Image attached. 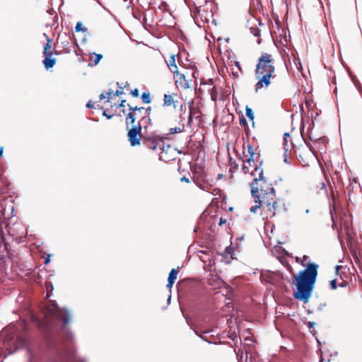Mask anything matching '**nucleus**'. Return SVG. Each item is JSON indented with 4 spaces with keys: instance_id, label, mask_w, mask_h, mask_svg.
<instances>
[{
    "instance_id": "obj_1",
    "label": "nucleus",
    "mask_w": 362,
    "mask_h": 362,
    "mask_svg": "<svg viewBox=\"0 0 362 362\" xmlns=\"http://www.w3.org/2000/svg\"><path fill=\"white\" fill-rule=\"evenodd\" d=\"M52 308L49 310V313L53 317L62 322L61 331L63 334L59 333L56 328L52 327L49 322H42L36 317L33 316V317L43 331L49 349L54 354L51 362H71V353L67 346L69 344L74 341L75 338L74 333L66 327L71 321V313L68 308L59 307L55 301L52 303Z\"/></svg>"
},
{
    "instance_id": "obj_2",
    "label": "nucleus",
    "mask_w": 362,
    "mask_h": 362,
    "mask_svg": "<svg viewBox=\"0 0 362 362\" xmlns=\"http://www.w3.org/2000/svg\"><path fill=\"white\" fill-rule=\"evenodd\" d=\"M319 265L313 262H309L305 269L298 272L294 276L293 284L296 286L293 292L295 299L307 303L312 296L317 281Z\"/></svg>"
},
{
    "instance_id": "obj_3",
    "label": "nucleus",
    "mask_w": 362,
    "mask_h": 362,
    "mask_svg": "<svg viewBox=\"0 0 362 362\" xmlns=\"http://www.w3.org/2000/svg\"><path fill=\"white\" fill-rule=\"evenodd\" d=\"M274 59L272 54L262 53L259 57L255 69V78L257 82L255 84L256 91L262 88H267L271 83V78L276 76Z\"/></svg>"
},
{
    "instance_id": "obj_4",
    "label": "nucleus",
    "mask_w": 362,
    "mask_h": 362,
    "mask_svg": "<svg viewBox=\"0 0 362 362\" xmlns=\"http://www.w3.org/2000/svg\"><path fill=\"white\" fill-rule=\"evenodd\" d=\"M143 144L153 151L159 148L160 153H164L165 141L162 137L156 135L155 133H148L145 131L142 134Z\"/></svg>"
},
{
    "instance_id": "obj_5",
    "label": "nucleus",
    "mask_w": 362,
    "mask_h": 362,
    "mask_svg": "<svg viewBox=\"0 0 362 362\" xmlns=\"http://www.w3.org/2000/svg\"><path fill=\"white\" fill-rule=\"evenodd\" d=\"M259 180L261 181L262 183H266V180H265V177H264V173H263L262 170L261 171H259V177L255 178L253 180V181L252 182V183L250 184L251 194H252V196L254 197V199H255L254 201L256 204L255 206H252L250 208V211L253 212V213H256L257 210L260 209V207L262 206V202H264V200L261 199V194H258L259 189L257 185V182Z\"/></svg>"
},
{
    "instance_id": "obj_6",
    "label": "nucleus",
    "mask_w": 362,
    "mask_h": 362,
    "mask_svg": "<svg viewBox=\"0 0 362 362\" xmlns=\"http://www.w3.org/2000/svg\"><path fill=\"white\" fill-rule=\"evenodd\" d=\"M147 129L146 125H142L140 122L137 124L133 125L132 129L127 133V138L132 146H139L141 144V138L142 137L141 130Z\"/></svg>"
},
{
    "instance_id": "obj_7",
    "label": "nucleus",
    "mask_w": 362,
    "mask_h": 362,
    "mask_svg": "<svg viewBox=\"0 0 362 362\" xmlns=\"http://www.w3.org/2000/svg\"><path fill=\"white\" fill-rule=\"evenodd\" d=\"M259 191L261 192V195L262 196L263 200H264V203H267V211L269 212L271 217L274 216L276 212L272 209L271 205L272 202L270 200H273L275 197L274 188L271 185L268 187L267 189H264L263 186L260 185Z\"/></svg>"
},
{
    "instance_id": "obj_8",
    "label": "nucleus",
    "mask_w": 362,
    "mask_h": 362,
    "mask_svg": "<svg viewBox=\"0 0 362 362\" xmlns=\"http://www.w3.org/2000/svg\"><path fill=\"white\" fill-rule=\"evenodd\" d=\"M261 278L270 284L276 285L280 284L284 280V275L280 272H272L267 271L262 274Z\"/></svg>"
},
{
    "instance_id": "obj_9",
    "label": "nucleus",
    "mask_w": 362,
    "mask_h": 362,
    "mask_svg": "<svg viewBox=\"0 0 362 362\" xmlns=\"http://www.w3.org/2000/svg\"><path fill=\"white\" fill-rule=\"evenodd\" d=\"M196 11L197 14H194V20L199 28L202 26L201 24V22L204 23H209V19L208 18V16H210L211 17H213V13L211 11L208 12L207 11L204 10V8L202 9L201 7H196Z\"/></svg>"
},
{
    "instance_id": "obj_10",
    "label": "nucleus",
    "mask_w": 362,
    "mask_h": 362,
    "mask_svg": "<svg viewBox=\"0 0 362 362\" xmlns=\"http://www.w3.org/2000/svg\"><path fill=\"white\" fill-rule=\"evenodd\" d=\"M53 54H54V52H51V54H48L47 55H44V59L42 61V63L46 69L52 68L57 62V59L55 58L52 57ZM54 54H59V53L57 51L54 52Z\"/></svg>"
},
{
    "instance_id": "obj_11",
    "label": "nucleus",
    "mask_w": 362,
    "mask_h": 362,
    "mask_svg": "<svg viewBox=\"0 0 362 362\" xmlns=\"http://www.w3.org/2000/svg\"><path fill=\"white\" fill-rule=\"evenodd\" d=\"M179 267L177 269H172L171 271L169 273L168 277V284L166 285L167 288L168 289H170L175 283V280L177 279V274L179 273Z\"/></svg>"
},
{
    "instance_id": "obj_12",
    "label": "nucleus",
    "mask_w": 362,
    "mask_h": 362,
    "mask_svg": "<svg viewBox=\"0 0 362 362\" xmlns=\"http://www.w3.org/2000/svg\"><path fill=\"white\" fill-rule=\"evenodd\" d=\"M64 39H63V37H61V42L60 44L62 45L64 49L66 50V52L69 53L71 51V49L73 48V46L71 45V38L70 37L67 36L66 33H64Z\"/></svg>"
},
{
    "instance_id": "obj_13",
    "label": "nucleus",
    "mask_w": 362,
    "mask_h": 362,
    "mask_svg": "<svg viewBox=\"0 0 362 362\" xmlns=\"http://www.w3.org/2000/svg\"><path fill=\"white\" fill-rule=\"evenodd\" d=\"M192 180L195 185L202 190L208 191L209 188L211 186L208 180L203 181L202 182H200L199 177H193Z\"/></svg>"
},
{
    "instance_id": "obj_14",
    "label": "nucleus",
    "mask_w": 362,
    "mask_h": 362,
    "mask_svg": "<svg viewBox=\"0 0 362 362\" xmlns=\"http://www.w3.org/2000/svg\"><path fill=\"white\" fill-rule=\"evenodd\" d=\"M44 35L46 37L47 42L44 45L43 55H47L48 54L53 52L49 50L52 47L51 40L47 34L44 33Z\"/></svg>"
},
{
    "instance_id": "obj_15",
    "label": "nucleus",
    "mask_w": 362,
    "mask_h": 362,
    "mask_svg": "<svg viewBox=\"0 0 362 362\" xmlns=\"http://www.w3.org/2000/svg\"><path fill=\"white\" fill-rule=\"evenodd\" d=\"M136 121V113H133L129 111V112L127 115L126 117V125L127 127H129V124H132Z\"/></svg>"
},
{
    "instance_id": "obj_16",
    "label": "nucleus",
    "mask_w": 362,
    "mask_h": 362,
    "mask_svg": "<svg viewBox=\"0 0 362 362\" xmlns=\"http://www.w3.org/2000/svg\"><path fill=\"white\" fill-rule=\"evenodd\" d=\"M93 55L94 56V59L88 64V66H94L98 65L103 57L102 54H97L95 52H93Z\"/></svg>"
},
{
    "instance_id": "obj_17",
    "label": "nucleus",
    "mask_w": 362,
    "mask_h": 362,
    "mask_svg": "<svg viewBox=\"0 0 362 362\" xmlns=\"http://www.w3.org/2000/svg\"><path fill=\"white\" fill-rule=\"evenodd\" d=\"M245 115L247 116V117L252 122V125L254 126L255 124V122H254V119H255V115H254V112L252 110V108L249 107L248 106H246V108H245Z\"/></svg>"
},
{
    "instance_id": "obj_18",
    "label": "nucleus",
    "mask_w": 362,
    "mask_h": 362,
    "mask_svg": "<svg viewBox=\"0 0 362 362\" xmlns=\"http://www.w3.org/2000/svg\"><path fill=\"white\" fill-rule=\"evenodd\" d=\"M257 157H259V154H257V156L255 158V161L254 160V163H250V164H249V165L250 166H253L254 167V170L255 171H257L258 170H260V171H261L262 170L261 168V165H262V160L259 161L257 160Z\"/></svg>"
},
{
    "instance_id": "obj_19",
    "label": "nucleus",
    "mask_w": 362,
    "mask_h": 362,
    "mask_svg": "<svg viewBox=\"0 0 362 362\" xmlns=\"http://www.w3.org/2000/svg\"><path fill=\"white\" fill-rule=\"evenodd\" d=\"M257 157H259V154H257V156L255 158V161L254 160V163H250V164H249V165L250 166H253L254 167V170L255 171H257L258 170H260V171H261L262 170L261 168V165H262V160L259 161L257 160Z\"/></svg>"
},
{
    "instance_id": "obj_20",
    "label": "nucleus",
    "mask_w": 362,
    "mask_h": 362,
    "mask_svg": "<svg viewBox=\"0 0 362 362\" xmlns=\"http://www.w3.org/2000/svg\"><path fill=\"white\" fill-rule=\"evenodd\" d=\"M257 157H259V154H257V156L255 158V161L254 160V163H250V164H249V165L250 166H253L254 167V170L255 171H257L258 170H260V171H261L262 170L261 168V165H262V160L259 161L257 160Z\"/></svg>"
},
{
    "instance_id": "obj_21",
    "label": "nucleus",
    "mask_w": 362,
    "mask_h": 362,
    "mask_svg": "<svg viewBox=\"0 0 362 362\" xmlns=\"http://www.w3.org/2000/svg\"><path fill=\"white\" fill-rule=\"evenodd\" d=\"M247 148V153L250 155V158L247 159V163L248 164H250V163H254L255 153H254L253 147L251 145H248Z\"/></svg>"
},
{
    "instance_id": "obj_22",
    "label": "nucleus",
    "mask_w": 362,
    "mask_h": 362,
    "mask_svg": "<svg viewBox=\"0 0 362 362\" xmlns=\"http://www.w3.org/2000/svg\"><path fill=\"white\" fill-rule=\"evenodd\" d=\"M343 230L347 237V240L348 241L351 240L353 239L352 234H351V230L346 223H345L344 224Z\"/></svg>"
},
{
    "instance_id": "obj_23",
    "label": "nucleus",
    "mask_w": 362,
    "mask_h": 362,
    "mask_svg": "<svg viewBox=\"0 0 362 362\" xmlns=\"http://www.w3.org/2000/svg\"><path fill=\"white\" fill-rule=\"evenodd\" d=\"M141 100L144 104H149L151 102V94L149 92H144L141 94Z\"/></svg>"
},
{
    "instance_id": "obj_24",
    "label": "nucleus",
    "mask_w": 362,
    "mask_h": 362,
    "mask_svg": "<svg viewBox=\"0 0 362 362\" xmlns=\"http://www.w3.org/2000/svg\"><path fill=\"white\" fill-rule=\"evenodd\" d=\"M184 130H185L184 124H180V126L177 127L170 128L169 132H170V134H174L176 133L182 132H184Z\"/></svg>"
},
{
    "instance_id": "obj_25",
    "label": "nucleus",
    "mask_w": 362,
    "mask_h": 362,
    "mask_svg": "<svg viewBox=\"0 0 362 362\" xmlns=\"http://www.w3.org/2000/svg\"><path fill=\"white\" fill-rule=\"evenodd\" d=\"M173 102H174L173 98L170 95L165 94L164 95V98H163V105L164 106H169L172 103H173Z\"/></svg>"
},
{
    "instance_id": "obj_26",
    "label": "nucleus",
    "mask_w": 362,
    "mask_h": 362,
    "mask_svg": "<svg viewBox=\"0 0 362 362\" xmlns=\"http://www.w3.org/2000/svg\"><path fill=\"white\" fill-rule=\"evenodd\" d=\"M75 31L86 33V32H88V28L86 27H83V23L80 21L76 23V25L75 26Z\"/></svg>"
},
{
    "instance_id": "obj_27",
    "label": "nucleus",
    "mask_w": 362,
    "mask_h": 362,
    "mask_svg": "<svg viewBox=\"0 0 362 362\" xmlns=\"http://www.w3.org/2000/svg\"><path fill=\"white\" fill-rule=\"evenodd\" d=\"M139 122H140V124L144 122V125H146L147 127L152 125L151 119L148 116H143Z\"/></svg>"
},
{
    "instance_id": "obj_28",
    "label": "nucleus",
    "mask_w": 362,
    "mask_h": 362,
    "mask_svg": "<svg viewBox=\"0 0 362 362\" xmlns=\"http://www.w3.org/2000/svg\"><path fill=\"white\" fill-rule=\"evenodd\" d=\"M127 106L129 107V110L133 113H135V112H136V111L141 112L142 110H144V107H139L137 106L134 107L129 104H128Z\"/></svg>"
},
{
    "instance_id": "obj_29",
    "label": "nucleus",
    "mask_w": 362,
    "mask_h": 362,
    "mask_svg": "<svg viewBox=\"0 0 362 362\" xmlns=\"http://www.w3.org/2000/svg\"><path fill=\"white\" fill-rule=\"evenodd\" d=\"M303 130H304V124L300 127V134H301L305 144H306V146L309 148V149L311 151H313V146H312L311 144L309 141H307L306 139L303 135Z\"/></svg>"
},
{
    "instance_id": "obj_30",
    "label": "nucleus",
    "mask_w": 362,
    "mask_h": 362,
    "mask_svg": "<svg viewBox=\"0 0 362 362\" xmlns=\"http://www.w3.org/2000/svg\"><path fill=\"white\" fill-rule=\"evenodd\" d=\"M168 68H169L170 72L173 73L174 76L179 75L178 67L176 64L173 65V66H168Z\"/></svg>"
},
{
    "instance_id": "obj_31",
    "label": "nucleus",
    "mask_w": 362,
    "mask_h": 362,
    "mask_svg": "<svg viewBox=\"0 0 362 362\" xmlns=\"http://www.w3.org/2000/svg\"><path fill=\"white\" fill-rule=\"evenodd\" d=\"M308 139L309 140L316 143V142H325L326 139L325 137H320V138H318V139H315L314 137H313L310 134H309L308 136Z\"/></svg>"
},
{
    "instance_id": "obj_32",
    "label": "nucleus",
    "mask_w": 362,
    "mask_h": 362,
    "mask_svg": "<svg viewBox=\"0 0 362 362\" xmlns=\"http://www.w3.org/2000/svg\"><path fill=\"white\" fill-rule=\"evenodd\" d=\"M168 66L176 64L175 55L173 54L170 57L169 61L167 62Z\"/></svg>"
},
{
    "instance_id": "obj_33",
    "label": "nucleus",
    "mask_w": 362,
    "mask_h": 362,
    "mask_svg": "<svg viewBox=\"0 0 362 362\" xmlns=\"http://www.w3.org/2000/svg\"><path fill=\"white\" fill-rule=\"evenodd\" d=\"M130 93L134 98H138L139 96V90L138 88L132 90Z\"/></svg>"
},
{
    "instance_id": "obj_34",
    "label": "nucleus",
    "mask_w": 362,
    "mask_h": 362,
    "mask_svg": "<svg viewBox=\"0 0 362 362\" xmlns=\"http://www.w3.org/2000/svg\"><path fill=\"white\" fill-rule=\"evenodd\" d=\"M211 99L213 100H216V88L214 86H213L211 90Z\"/></svg>"
},
{
    "instance_id": "obj_35",
    "label": "nucleus",
    "mask_w": 362,
    "mask_h": 362,
    "mask_svg": "<svg viewBox=\"0 0 362 362\" xmlns=\"http://www.w3.org/2000/svg\"><path fill=\"white\" fill-rule=\"evenodd\" d=\"M329 285H330L332 289H333V290L337 289V279H333V280L330 281Z\"/></svg>"
},
{
    "instance_id": "obj_36",
    "label": "nucleus",
    "mask_w": 362,
    "mask_h": 362,
    "mask_svg": "<svg viewBox=\"0 0 362 362\" xmlns=\"http://www.w3.org/2000/svg\"><path fill=\"white\" fill-rule=\"evenodd\" d=\"M240 124L243 127L247 126V122L243 116L240 118Z\"/></svg>"
},
{
    "instance_id": "obj_37",
    "label": "nucleus",
    "mask_w": 362,
    "mask_h": 362,
    "mask_svg": "<svg viewBox=\"0 0 362 362\" xmlns=\"http://www.w3.org/2000/svg\"><path fill=\"white\" fill-rule=\"evenodd\" d=\"M18 347H17V346H15V348L13 349H8L7 347H6V349L8 350V354L5 356V357H6L8 355L14 354L18 350Z\"/></svg>"
},
{
    "instance_id": "obj_38",
    "label": "nucleus",
    "mask_w": 362,
    "mask_h": 362,
    "mask_svg": "<svg viewBox=\"0 0 362 362\" xmlns=\"http://www.w3.org/2000/svg\"><path fill=\"white\" fill-rule=\"evenodd\" d=\"M192 122V110H190L189 115L187 119V125L191 127Z\"/></svg>"
},
{
    "instance_id": "obj_39",
    "label": "nucleus",
    "mask_w": 362,
    "mask_h": 362,
    "mask_svg": "<svg viewBox=\"0 0 362 362\" xmlns=\"http://www.w3.org/2000/svg\"><path fill=\"white\" fill-rule=\"evenodd\" d=\"M144 110H145V114H146L144 116L150 117V115H151V110H152L151 107L148 106L147 107H144Z\"/></svg>"
},
{
    "instance_id": "obj_40",
    "label": "nucleus",
    "mask_w": 362,
    "mask_h": 362,
    "mask_svg": "<svg viewBox=\"0 0 362 362\" xmlns=\"http://www.w3.org/2000/svg\"><path fill=\"white\" fill-rule=\"evenodd\" d=\"M287 151H288V148H285V153H284V154H285V158H284V163H286V164L290 165V164H291V162H290L289 159L288 158V156H287Z\"/></svg>"
},
{
    "instance_id": "obj_41",
    "label": "nucleus",
    "mask_w": 362,
    "mask_h": 362,
    "mask_svg": "<svg viewBox=\"0 0 362 362\" xmlns=\"http://www.w3.org/2000/svg\"><path fill=\"white\" fill-rule=\"evenodd\" d=\"M180 181L181 182H185L187 183H189L190 182V176L189 177H187V176L184 175V176H182L180 178Z\"/></svg>"
},
{
    "instance_id": "obj_42",
    "label": "nucleus",
    "mask_w": 362,
    "mask_h": 362,
    "mask_svg": "<svg viewBox=\"0 0 362 362\" xmlns=\"http://www.w3.org/2000/svg\"><path fill=\"white\" fill-rule=\"evenodd\" d=\"M51 255L50 254L47 255V257L45 258V260H44V263L45 264H49L50 262V257H51Z\"/></svg>"
},
{
    "instance_id": "obj_43",
    "label": "nucleus",
    "mask_w": 362,
    "mask_h": 362,
    "mask_svg": "<svg viewBox=\"0 0 362 362\" xmlns=\"http://www.w3.org/2000/svg\"><path fill=\"white\" fill-rule=\"evenodd\" d=\"M272 202V209L274 210V211L276 212V204H277V202L275 201V200H270Z\"/></svg>"
},
{
    "instance_id": "obj_44",
    "label": "nucleus",
    "mask_w": 362,
    "mask_h": 362,
    "mask_svg": "<svg viewBox=\"0 0 362 362\" xmlns=\"http://www.w3.org/2000/svg\"><path fill=\"white\" fill-rule=\"evenodd\" d=\"M177 77H178L179 80L180 81H182V80L184 81H186V78H185V75L184 74H180L179 72V75L178 76H176Z\"/></svg>"
},
{
    "instance_id": "obj_45",
    "label": "nucleus",
    "mask_w": 362,
    "mask_h": 362,
    "mask_svg": "<svg viewBox=\"0 0 362 362\" xmlns=\"http://www.w3.org/2000/svg\"><path fill=\"white\" fill-rule=\"evenodd\" d=\"M103 115L107 117V119H111L113 117V115H108L105 110L103 111Z\"/></svg>"
},
{
    "instance_id": "obj_46",
    "label": "nucleus",
    "mask_w": 362,
    "mask_h": 362,
    "mask_svg": "<svg viewBox=\"0 0 362 362\" xmlns=\"http://www.w3.org/2000/svg\"><path fill=\"white\" fill-rule=\"evenodd\" d=\"M93 106H94V105H93V102H92L91 100H89V101L87 103L86 105V107L87 108H88V109H91V108H93Z\"/></svg>"
},
{
    "instance_id": "obj_47",
    "label": "nucleus",
    "mask_w": 362,
    "mask_h": 362,
    "mask_svg": "<svg viewBox=\"0 0 362 362\" xmlns=\"http://www.w3.org/2000/svg\"><path fill=\"white\" fill-rule=\"evenodd\" d=\"M307 325L309 328H314L316 325V322L309 321Z\"/></svg>"
},
{
    "instance_id": "obj_48",
    "label": "nucleus",
    "mask_w": 362,
    "mask_h": 362,
    "mask_svg": "<svg viewBox=\"0 0 362 362\" xmlns=\"http://www.w3.org/2000/svg\"><path fill=\"white\" fill-rule=\"evenodd\" d=\"M123 94L122 88H120V90H117L115 93V95L119 96L120 95Z\"/></svg>"
},
{
    "instance_id": "obj_49",
    "label": "nucleus",
    "mask_w": 362,
    "mask_h": 362,
    "mask_svg": "<svg viewBox=\"0 0 362 362\" xmlns=\"http://www.w3.org/2000/svg\"><path fill=\"white\" fill-rule=\"evenodd\" d=\"M198 75H199V72H198L197 69H195L194 71H193V72L192 74V78L196 79L197 78Z\"/></svg>"
},
{
    "instance_id": "obj_50",
    "label": "nucleus",
    "mask_w": 362,
    "mask_h": 362,
    "mask_svg": "<svg viewBox=\"0 0 362 362\" xmlns=\"http://www.w3.org/2000/svg\"><path fill=\"white\" fill-rule=\"evenodd\" d=\"M197 177H199L200 182H202L203 181L206 180V176L205 175H197Z\"/></svg>"
},
{
    "instance_id": "obj_51",
    "label": "nucleus",
    "mask_w": 362,
    "mask_h": 362,
    "mask_svg": "<svg viewBox=\"0 0 362 362\" xmlns=\"http://www.w3.org/2000/svg\"><path fill=\"white\" fill-rule=\"evenodd\" d=\"M242 170L245 174L249 172V168L245 164H243Z\"/></svg>"
},
{
    "instance_id": "obj_52",
    "label": "nucleus",
    "mask_w": 362,
    "mask_h": 362,
    "mask_svg": "<svg viewBox=\"0 0 362 362\" xmlns=\"http://www.w3.org/2000/svg\"><path fill=\"white\" fill-rule=\"evenodd\" d=\"M234 64H235V66L238 68V69L240 71H242V68H241V66H240V62H238V61H235V62H234Z\"/></svg>"
},
{
    "instance_id": "obj_53",
    "label": "nucleus",
    "mask_w": 362,
    "mask_h": 362,
    "mask_svg": "<svg viewBox=\"0 0 362 362\" xmlns=\"http://www.w3.org/2000/svg\"><path fill=\"white\" fill-rule=\"evenodd\" d=\"M326 306L325 303H320V305L317 308V310L321 311L323 310V308Z\"/></svg>"
},
{
    "instance_id": "obj_54",
    "label": "nucleus",
    "mask_w": 362,
    "mask_h": 362,
    "mask_svg": "<svg viewBox=\"0 0 362 362\" xmlns=\"http://www.w3.org/2000/svg\"><path fill=\"white\" fill-rule=\"evenodd\" d=\"M126 100H122L118 105V107H124L125 106Z\"/></svg>"
},
{
    "instance_id": "obj_55",
    "label": "nucleus",
    "mask_w": 362,
    "mask_h": 362,
    "mask_svg": "<svg viewBox=\"0 0 362 362\" xmlns=\"http://www.w3.org/2000/svg\"><path fill=\"white\" fill-rule=\"evenodd\" d=\"M232 250H233V249L228 246V247H226L225 252L227 254H231Z\"/></svg>"
},
{
    "instance_id": "obj_56",
    "label": "nucleus",
    "mask_w": 362,
    "mask_h": 362,
    "mask_svg": "<svg viewBox=\"0 0 362 362\" xmlns=\"http://www.w3.org/2000/svg\"><path fill=\"white\" fill-rule=\"evenodd\" d=\"M226 222V220L225 218H223L222 217L220 218V220H219V225L220 226L223 225Z\"/></svg>"
},
{
    "instance_id": "obj_57",
    "label": "nucleus",
    "mask_w": 362,
    "mask_h": 362,
    "mask_svg": "<svg viewBox=\"0 0 362 362\" xmlns=\"http://www.w3.org/2000/svg\"><path fill=\"white\" fill-rule=\"evenodd\" d=\"M112 94V90L109 89L107 92V95H108V98H110V96ZM107 102H109V99H107Z\"/></svg>"
},
{
    "instance_id": "obj_58",
    "label": "nucleus",
    "mask_w": 362,
    "mask_h": 362,
    "mask_svg": "<svg viewBox=\"0 0 362 362\" xmlns=\"http://www.w3.org/2000/svg\"><path fill=\"white\" fill-rule=\"evenodd\" d=\"M254 36L255 37H259L260 35V30H257L254 33H253Z\"/></svg>"
},
{
    "instance_id": "obj_59",
    "label": "nucleus",
    "mask_w": 362,
    "mask_h": 362,
    "mask_svg": "<svg viewBox=\"0 0 362 362\" xmlns=\"http://www.w3.org/2000/svg\"><path fill=\"white\" fill-rule=\"evenodd\" d=\"M199 338H201L202 340H204L205 341H207L209 344H211V342L210 341H209L206 338H205L203 335L199 336Z\"/></svg>"
},
{
    "instance_id": "obj_60",
    "label": "nucleus",
    "mask_w": 362,
    "mask_h": 362,
    "mask_svg": "<svg viewBox=\"0 0 362 362\" xmlns=\"http://www.w3.org/2000/svg\"><path fill=\"white\" fill-rule=\"evenodd\" d=\"M232 74L236 77V78H238L239 77V73L238 71H232Z\"/></svg>"
},
{
    "instance_id": "obj_61",
    "label": "nucleus",
    "mask_w": 362,
    "mask_h": 362,
    "mask_svg": "<svg viewBox=\"0 0 362 362\" xmlns=\"http://www.w3.org/2000/svg\"><path fill=\"white\" fill-rule=\"evenodd\" d=\"M99 98H100V100H103V99H105V93H102L100 95Z\"/></svg>"
},
{
    "instance_id": "obj_62",
    "label": "nucleus",
    "mask_w": 362,
    "mask_h": 362,
    "mask_svg": "<svg viewBox=\"0 0 362 362\" xmlns=\"http://www.w3.org/2000/svg\"><path fill=\"white\" fill-rule=\"evenodd\" d=\"M169 148H170V145H169V144L165 145V151L164 152H167L169 150Z\"/></svg>"
},
{
    "instance_id": "obj_63",
    "label": "nucleus",
    "mask_w": 362,
    "mask_h": 362,
    "mask_svg": "<svg viewBox=\"0 0 362 362\" xmlns=\"http://www.w3.org/2000/svg\"><path fill=\"white\" fill-rule=\"evenodd\" d=\"M349 186H350V189L349 190V194H348L349 197H350L351 192L353 190V187H354L351 184H350Z\"/></svg>"
},
{
    "instance_id": "obj_64",
    "label": "nucleus",
    "mask_w": 362,
    "mask_h": 362,
    "mask_svg": "<svg viewBox=\"0 0 362 362\" xmlns=\"http://www.w3.org/2000/svg\"><path fill=\"white\" fill-rule=\"evenodd\" d=\"M185 88H189V81H186V83L185 84Z\"/></svg>"
}]
</instances>
